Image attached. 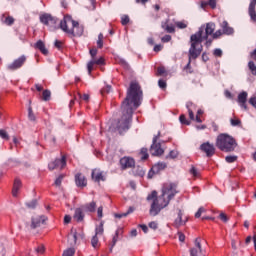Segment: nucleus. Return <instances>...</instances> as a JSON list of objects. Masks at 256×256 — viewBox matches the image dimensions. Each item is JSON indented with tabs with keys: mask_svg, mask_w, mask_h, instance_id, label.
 <instances>
[{
	"mask_svg": "<svg viewBox=\"0 0 256 256\" xmlns=\"http://www.w3.org/2000/svg\"><path fill=\"white\" fill-rule=\"evenodd\" d=\"M141 101H143L141 85H139L137 81H132L127 89L126 98L121 104L122 117L117 122L113 123L114 129H116L120 135L125 133V131H129L133 111L141 105Z\"/></svg>",
	"mask_w": 256,
	"mask_h": 256,
	"instance_id": "nucleus-1",
	"label": "nucleus"
},
{
	"mask_svg": "<svg viewBox=\"0 0 256 256\" xmlns=\"http://www.w3.org/2000/svg\"><path fill=\"white\" fill-rule=\"evenodd\" d=\"M179 193L177 190V183L167 182L162 186V194L157 196V191H152L147 196V201H152L150 206L149 214L152 217H157L158 213H161L162 209L169 206L171 200L174 199L175 195Z\"/></svg>",
	"mask_w": 256,
	"mask_h": 256,
	"instance_id": "nucleus-2",
	"label": "nucleus"
},
{
	"mask_svg": "<svg viewBox=\"0 0 256 256\" xmlns=\"http://www.w3.org/2000/svg\"><path fill=\"white\" fill-rule=\"evenodd\" d=\"M215 22H208L202 25L199 30L190 36V55L191 57H199L203 53V41H206V47H211L213 43V35H215Z\"/></svg>",
	"mask_w": 256,
	"mask_h": 256,
	"instance_id": "nucleus-3",
	"label": "nucleus"
},
{
	"mask_svg": "<svg viewBox=\"0 0 256 256\" xmlns=\"http://www.w3.org/2000/svg\"><path fill=\"white\" fill-rule=\"evenodd\" d=\"M59 27L70 37H81L83 35V26L79 25V22L73 20L69 15L64 16L59 23Z\"/></svg>",
	"mask_w": 256,
	"mask_h": 256,
	"instance_id": "nucleus-4",
	"label": "nucleus"
},
{
	"mask_svg": "<svg viewBox=\"0 0 256 256\" xmlns=\"http://www.w3.org/2000/svg\"><path fill=\"white\" fill-rule=\"evenodd\" d=\"M216 147L224 153H231L237 149V141L228 134H219L216 138Z\"/></svg>",
	"mask_w": 256,
	"mask_h": 256,
	"instance_id": "nucleus-5",
	"label": "nucleus"
},
{
	"mask_svg": "<svg viewBox=\"0 0 256 256\" xmlns=\"http://www.w3.org/2000/svg\"><path fill=\"white\" fill-rule=\"evenodd\" d=\"M40 22H42L43 25H46V27H49L50 31H55V29H59V27H57L59 19L51 14L44 13L40 15Z\"/></svg>",
	"mask_w": 256,
	"mask_h": 256,
	"instance_id": "nucleus-6",
	"label": "nucleus"
},
{
	"mask_svg": "<svg viewBox=\"0 0 256 256\" xmlns=\"http://www.w3.org/2000/svg\"><path fill=\"white\" fill-rule=\"evenodd\" d=\"M220 27L221 29L217 30L213 34V39H219L220 37H222V35H233V33H235V29H233V27H230L229 22H227L226 20L220 23Z\"/></svg>",
	"mask_w": 256,
	"mask_h": 256,
	"instance_id": "nucleus-7",
	"label": "nucleus"
},
{
	"mask_svg": "<svg viewBox=\"0 0 256 256\" xmlns=\"http://www.w3.org/2000/svg\"><path fill=\"white\" fill-rule=\"evenodd\" d=\"M159 137H161V132H158V134L154 136L152 140L150 153L153 157H159V155H163V153H165L163 148H161V143H157V141L159 140Z\"/></svg>",
	"mask_w": 256,
	"mask_h": 256,
	"instance_id": "nucleus-8",
	"label": "nucleus"
},
{
	"mask_svg": "<svg viewBox=\"0 0 256 256\" xmlns=\"http://www.w3.org/2000/svg\"><path fill=\"white\" fill-rule=\"evenodd\" d=\"M67 165V158L62 156L61 159L57 158L55 161L50 162L48 164V168L50 171H54V169H63Z\"/></svg>",
	"mask_w": 256,
	"mask_h": 256,
	"instance_id": "nucleus-9",
	"label": "nucleus"
},
{
	"mask_svg": "<svg viewBox=\"0 0 256 256\" xmlns=\"http://www.w3.org/2000/svg\"><path fill=\"white\" fill-rule=\"evenodd\" d=\"M25 61H27V57L22 55L18 59L14 60L13 63L9 64L7 69L9 71H17V69H21L22 65H25Z\"/></svg>",
	"mask_w": 256,
	"mask_h": 256,
	"instance_id": "nucleus-10",
	"label": "nucleus"
},
{
	"mask_svg": "<svg viewBox=\"0 0 256 256\" xmlns=\"http://www.w3.org/2000/svg\"><path fill=\"white\" fill-rule=\"evenodd\" d=\"M200 149L206 154V157H213L215 155V145L209 142L201 144Z\"/></svg>",
	"mask_w": 256,
	"mask_h": 256,
	"instance_id": "nucleus-11",
	"label": "nucleus"
},
{
	"mask_svg": "<svg viewBox=\"0 0 256 256\" xmlns=\"http://www.w3.org/2000/svg\"><path fill=\"white\" fill-rule=\"evenodd\" d=\"M190 256H203V250L201 249V238L195 239L194 247L190 249Z\"/></svg>",
	"mask_w": 256,
	"mask_h": 256,
	"instance_id": "nucleus-12",
	"label": "nucleus"
},
{
	"mask_svg": "<svg viewBox=\"0 0 256 256\" xmlns=\"http://www.w3.org/2000/svg\"><path fill=\"white\" fill-rule=\"evenodd\" d=\"M120 167L122 170L131 169L132 167H135V159L124 156L123 158L120 159Z\"/></svg>",
	"mask_w": 256,
	"mask_h": 256,
	"instance_id": "nucleus-13",
	"label": "nucleus"
},
{
	"mask_svg": "<svg viewBox=\"0 0 256 256\" xmlns=\"http://www.w3.org/2000/svg\"><path fill=\"white\" fill-rule=\"evenodd\" d=\"M92 180L95 181V183H101V181H105V172L101 171L100 169H94L91 173Z\"/></svg>",
	"mask_w": 256,
	"mask_h": 256,
	"instance_id": "nucleus-14",
	"label": "nucleus"
},
{
	"mask_svg": "<svg viewBox=\"0 0 256 256\" xmlns=\"http://www.w3.org/2000/svg\"><path fill=\"white\" fill-rule=\"evenodd\" d=\"M45 221H47V217L45 216H34L31 220V229H37V227L42 226Z\"/></svg>",
	"mask_w": 256,
	"mask_h": 256,
	"instance_id": "nucleus-15",
	"label": "nucleus"
},
{
	"mask_svg": "<svg viewBox=\"0 0 256 256\" xmlns=\"http://www.w3.org/2000/svg\"><path fill=\"white\" fill-rule=\"evenodd\" d=\"M248 15L253 23H256V0H251L248 6Z\"/></svg>",
	"mask_w": 256,
	"mask_h": 256,
	"instance_id": "nucleus-16",
	"label": "nucleus"
},
{
	"mask_svg": "<svg viewBox=\"0 0 256 256\" xmlns=\"http://www.w3.org/2000/svg\"><path fill=\"white\" fill-rule=\"evenodd\" d=\"M186 109H188V115H189L190 121H195V111H197L196 104L189 101L186 103Z\"/></svg>",
	"mask_w": 256,
	"mask_h": 256,
	"instance_id": "nucleus-17",
	"label": "nucleus"
},
{
	"mask_svg": "<svg viewBox=\"0 0 256 256\" xmlns=\"http://www.w3.org/2000/svg\"><path fill=\"white\" fill-rule=\"evenodd\" d=\"M105 63V59H103V57L95 60L92 59L90 62H88L87 64V70H88V74L91 75L92 71H93V67H95V65H103Z\"/></svg>",
	"mask_w": 256,
	"mask_h": 256,
	"instance_id": "nucleus-18",
	"label": "nucleus"
},
{
	"mask_svg": "<svg viewBox=\"0 0 256 256\" xmlns=\"http://www.w3.org/2000/svg\"><path fill=\"white\" fill-rule=\"evenodd\" d=\"M247 92H242L238 95V103L244 111H247Z\"/></svg>",
	"mask_w": 256,
	"mask_h": 256,
	"instance_id": "nucleus-19",
	"label": "nucleus"
},
{
	"mask_svg": "<svg viewBox=\"0 0 256 256\" xmlns=\"http://www.w3.org/2000/svg\"><path fill=\"white\" fill-rule=\"evenodd\" d=\"M82 209L83 211H86V213H95V211L97 210V202L92 201V202L86 203L82 205Z\"/></svg>",
	"mask_w": 256,
	"mask_h": 256,
	"instance_id": "nucleus-20",
	"label": "nucleus"
},
{
	"mask_svg": "<svg viewBox=\"0 0 256 256\" xmlns=\"http://www.w3.org/2000/svg\"><path fill=\"white\" fill-rule=\"evenodd\" d=\"M73 219L77 221V223H82L85 219V213H83V208H76L74 212Z\"/></svg>",
	"mask_w": 256,
	"mask_h": 256,
	"instance_id": "nucleus-21",
	"label": "nucleus"
},
{
	"mask_svg": "<svg viewBox=\"0 0 256 256\" xmlns=\"http://www.w3.org/2000/svg\"><path fill=\"white\" fill-rule=\"evenodd\" d=\"M161 27L166 33H175V26L169 24V19L161 22Z\"/></svg>",
	"mask_w": 256,
	"mask_h": 256,
	"instance_id": "nucleus-22",
	"label": "nucleus"
},
{
	"mask_svg": "<svg viewBox=\"0 0 256 256\" xmlns=\"http://www.w3.org/2000/svg\"><path fill=\"white\" fill-rule=\"evenodd\" d=\"M75 183L77 187H87V179L82 174L75 175Z\"/></svg>",
	"mask_w": 256,
	"mask_h": 256,
	"instance_id": "nucleus-23",
	"label": "nucleus"
},
{
	"mask_svg": "<svg viewBox=\"0 0 256 256\" xmlns=\"http://www.w3.org/2000/svg\"><path fill=\"white\" fill-rule=\"evenodd\" d=\"M35 49L41 51L43 55H49V50H47V48L45 47V43L42 40H38L35 43Z\"/></svg>",
	"mask_w": 256,
	"mask_h": 256,
	"instance_id": "nucleus-24",
	"label": "nucleus"
},
{
	"mask_svg": "<svg viewBox=\"0 0 256 256\" xmlns=\"http://www.w3.org/2000/svg\"><path fill=\"white\" fill-rule=\"evenodd\" d=\"M165 169H167V163H165V162H158L157 164H155L152 167L151 171H152V173H159L160 171H163Z\"/></svg>",
	"mask_w": 256,
	"mask_h": 256,
	"instance_id": "nucleus-25",
	"label": "nucleus"
},
{
	"mask_svg": "<svg viewBox=\"0 0 256 256\" xmlns=\"http://www.w3.org/2000/svg\"><path fill=\"white\" fill-rule=\"evenodd\" d=\"M21 187H22L21 180L16 178L14 180V185H13V189H12L13 197H17V195L19 193V189H21Z\"/></svg>",
	"mask_w": 256,
	"mask_h": 256,
	"instance_id": "nucleus-26",
	"label": "nucleus"
},
{
	"mask_svg": "<svg viewBox=\"0 0 256 256\" xmlns=\"http://www.w3.org/2000/svg\"><path fill=\"white\" fill-rule=\"evenodd\" d=\"M188 57V63L184 67V71H186V73H193V70H191V59H197L198 57L191 56V48H189Z\"/></svg>",
	"mask_w": 256,
	"mask_h": 256,
	"instance_id": "nucleus-27",
	"label": "nucleus"
},
{
	"mask_svg": "<svg viewBox=\"0 0 256 256\" xmlns=\"http://www.w3.org/2000/svg\"><path fill=\"white\" fill-rule=\"evenodd\" d=\"M181 225H183V212L179 210L178 217L174 221V227L179 228Z\"/></svg>",
	"mask_w": 256,
	"mask_h": 256,
	"instance_id": "nucleus-28",
	"label": "nucleus"
},
{
	"mask_svg": "<svg viewBox=\"0 0 256 256\" xmlns=\"http://www.w3.org/2000/svg\"><path fill=\"white\" fill-rule=\"evenodd\" d=\"M121 233H123V230L122 229H118L116 230V233L112 239V245H111V248H110V251H113V247L115 245H117V241H119V235H121Z\"/></svg>",
	"mask_w": 256,
	"mask_h": 256,
	"instance_id": "nucleus-29",
	"label": "nucleus"
},
{
	"mask_svg": "<svg viewBox=\"0 0 256 256\" xmlns=\"http://www.w3.org/2000/svg\"><path fill=\"white\" fill-rule=\"evenodd\" d=\"M133 174L136 177H145V170H143V167L137 166V167H134Z\"/></svg>",
	"mask_w": 256,
	"mask_h": 256,
	"instance_id": "nucleus-30",
	"label": "nucleus"
},
{
	"mask_svg": "<svg viewBox=\"0 0 256 256\" xmlns=\"http://www.w3.org/2000/svg\"><path fill=\"white\" fill-rule=\"evenodd\" d=\"M203 113H205V111H203V109H198L195 119L194 121H196V123H201L203 121Z\"/></svg>",
	"mask_w": 256,
	"mask_h": 256,
	"instance_id": "nucleus-31",
	"label": "nucleus"
},
{
	"mask_svg": "<svg viewBox=\"0 0 256 256\" xmlns=\"http://www.w3.org/2000/svg\"><path fill=\"white\" fill-rule=\"evenodd\" d=\"M104 232H105V229L103 228V222H101L100 225L97 226L95 229V235L97 237L98 235H103Z\"/></svg>",
	"mask_w": 256,
	"mask_h": 256,
	"instance_id": "nucleus-32",
	"label": "nucleus"
},
{
	"mask_svg": "<svg viewBox=\"0 0 256 256\" xmlns=\"http://www.w3.org/2000/svg\"><path fill=\"white\" fill-rule=\"evenodd\" d=\"M28 119L29 121L33 122L37 121V118L35 117V114L33 113V108L31 106L28 108Z\"/></svg>",
	"mask_w": 256,
	"mask_h": 256,
	"instance_id": "nucleus-33",
	"label": "nucleus"
},
{
	"mask_svg": "<svg viewBox=\"0 0 256 256\" xmlns=\"http://www.w3.org/2000/svg\"><path fill=\"white\" fill-rule=\"evenodd\" d=\"M179 121L182 125H191V121L187 120V117L185 116V114H181L179 116Z\"/></svg>",
	"mask_w": 256,
	"mask_h": 256,
	"instance_id": "nucleus-34",
	"label": "nucleus"
},
{
	"mask_svg": "<svg viewBox=\"0 0 256 256\" xmlns=\"http://www.w3.org/2000/svg\"><path fill=\"white\" fill-rule=\"evenodd\" d=\"M230 124L232 125V127H241V120L238 118H231Z\"/></svg>",
	"mask_w": 256,
	"mask_h": 256,
	"instance_id": "nucleus-35",
	"label": "nucleus"
},
{
	"mask_svg": "<svg viewBox=\"0 0 256 256\" xmlns=\"http://www.w3.org/2000/svg\"><path fill=\"white\" fill-rule=\"evenodd\" d=\"M129 21H131V19L129 18V15L124 14V15L121 16V24L123 26L129 25Z\"/></svg>",
	"mask_w": 256,
	"mask_h": 256,
	"instance_id": "nucleus-36",
	"label": "nucleus"
},
{
	"mask_svg": "<svg viewBox=\"0 0 256 256\" xmlns=\"http://www.w3.org/2000/svg\"><path fill=\"white\" fill-rule=\"evenodd\" d=\"M63 179H65L64 174L59 175L58 178H56L54 185H56V187H61V183H63Z\"/></svg>",
	"mask_w": 256,
	"mask_h": 256,
	"instance_id": "nucleus-37",
	"label": "nucleus"
},
{
	"mask_svg": "<svg viewBox=\"0 0 256 256\" xmlns=\"http://www.w3.org/2000/svg\"><path fill=\"white\" fill-rule=\"evenodd\" d=\"M103 33H100L98 35V40H97V47L98 49H103Z\"/></svg>",
	"mask_w": 256,
	"mask_h": 256,
	"instance_id": "nucleus-38",
	"label": "nucleus"
},
{
	"mask_svg": "<svg viewBox=\"0 0 256 256\" xmlns=\"http://www.w3.org/2000/svg\"><path fill=\"white\" fill-rule=\"evenodd\" d=\"M43 101H49L51 99V91L44 90L42 93Z\"/></svg>",
	"mask_w": 256,
	"mask_h": 256,
	"instance_id": "nucleus-39",
	"label": "nucleus"
},
{
	"mask_svg": "<svg viewBox=\"0 0 256 256\" xmlns=\"http://www.w3.org/2000/svg\"><path fill=\"white\" fill-rule=\"evenodd\" d=\"M75 255V248H68L62 254V256H73Z\"/></svg>",
	"mask_w": 256,
	"mask_h": 256,
	"instance_id": "nucleus-40",
	"label": "nucleus"
},
{
	"mask_svg": "<svg viewBox=\"0 0 256 256\" xmlns=\"http://www.w3.org/2000/svg\"><path fill=\"white\" fill-rule=\"evenodd\" d=\"M248 67H249L252 75H256V65H255V62L249 61Z\"/></svg>",
	"mask_w": 256,
	"mask_h": 256,
	"instance_id": "nucleus-41",
	"label": "nucleus"
},
{
	"mask_svg": "<svg viewBox=\"0 0 256 256\" xmlns=\"http://www.w3.org/2000/svg\"><path fill=\"white\" fill-rule=\"evenodd\" d=\"M5 25L11 26L13 23H15V18L13 16H8L4 20Z\"/></svg>",
	"mask_w": 256,
	"mask_h": 256,
	"instance_id": "nucleus-42",
	"label": "nucleus"
},
{
	"mask_svg": "<svg viewBox=\"0 0 256 256\" xmlns=\"http://www.w3.org/2000/svg\"><path fill=\"white\" fill-rule=\"evenodd\" d=\"M179 155V152H177L176 150H172L169 152L167 159H177Z\"/></svg>",
	"mask_w": 256,
	"mask_h": 256,
	"instance_id": "nucleus-43",
	"label": "nucleus"
},
{
	"mask_svg": "<svg viewBox=\"0 0 256 256\" xmlns=\"http://www.w3.org/2000/svg\"><path fill=\"white\" fill-rule=\"evenodd\" d=\"M100 93L101 95H107L108 93H111V85H106L101 89Z\"/></svg>",
	"mask_w": 256,
	"mask_h": 256,
	"instance_id": "nucleus-44",
	"label": "nucleus"
},
{
	"mask_svg": "<svg viewBox=\"0 0 256 256\" xmlns=\"http://www.w3.org/2000/svg\"><path fill=\"white\" fill-rule=\"evenodd\" d=\"M140 153H141V155H142V159H143V160L149 159V153H148L147 148H142L141 151H140Z\"/></svg>",
	"mask_w": 256,
	"mask_h": 256,
	"instance_id": "nucleus-45",
	"label": "nucleus"
},
{
	"mask_svg": "<svg viewBox=\"0 0 256 256\" xmlns=\"http://www.w3.org/2000/svg\"><path fill=\"white\" fill-rule=\"evenodd\" d=\"M206 209L204 207H200L198 209V211L195 213V218L199 219V217H201V215H203V213H206Z\"/></svg>",
	"mask_w": 256,
	"mask_h": 256,
	"instance_id": "nucleus-46",
	"label": "nucleus"
},
{
	"mask_svg": "<svg viewBox=\"0 0 256 256\" xmlns=\"http://www.w3.org/2000/svg\"><path fill=\"white\" fill-rule=\"evenodd\" d=\"M91 245H92V247H94V248H96L97 245H99V238L97 237V235H94V236L92 237Z\"/></svg>",
	"mask_w": 256,
	"mask_h": 256,
	"instance_id": "nucleus-47",
	"label": "nucleus"
},
{
	"mask_svg": "<svg viewBox=\"0 0 256 256\" xmlns=\"http://www.w3.org/2000/svg\"><path fill=\"white\" fill-rule=\"evenodd\" d=\"M237 156H226L225 161L226 163H235L237 161Z\"/></svg>",
	"mask_w": 256,
	"mask_h": 256,
	"instance_id": "nucleus-48",
	"label": "nucleus"
},
{
	"mask_svg": "<svg viewBox=\"0 0 256 256\" xmlns=\"http://www.w3.org/2000/svg\"><path fill=\"white\" fill-rule=\"evenodd\" d=\"M190 175H192L193 177H199V170H197L195 166H192L190 169Z\"/></svg>",
	"mask_w": 256,
	"mask_h": 256,
	"instance_id": "nucleus-49",
	"label": "nucleus"
},
{
	"mask_svg": "<svg viewBox=\"0 0 256 256\" xmlns=\"http://www.w3.org/2000/svg\"><path fill=\"white\" fill-rule=\"evenodd\" d=\"M175 25L178 27V29H187V23L184 21L176 22Z\"/></svg>",
	"mask_w": 256,
	"mask_h": 256,
	"instance_id": "nucleus-50",
	"label": "nucleus"
},
{
	"mask_svg": "<svg viewBox=\"0 0 256 256\" xmlns=\"http://www.w3.org/2000/svg\"><path fill=\"white\" fill-rule=\"evenodd\" d=\"M148 227L150 229H153V231H157V229L159 228V224H157V222L152 221L148 224Z\"/></svg>",
	"mask_w": 256,
	"mask_h": 256,
	"instance_id": "nucleus-51",
	"label": "nucleus"
},
{
	"mask_svg": "<svg viewBox=\"0 0 256 256\" xmlns=\"http://www.w3.org/2000/svg\"><path fill=\"white\" fill-rule=\"evenodd\" d=\"M28 209H35V207H37V201L36 200H32L31 202L26 203Z\"/></svg>",
	"mask_w": 256,
	"mask_h": 256,
	"instance_id": "nucleus-52",
	"label": "nucleus"
},
{
	"mask_svg": "<svg viewBox=\"0 0 256 256\" xmlns=\"http://www.w3.org/2000/svg\"><path fill=\"white\" fill-rule=\"evenodd\" d=\"M158 77H161V75H165V67L160 66L157 68V74Z\"/></svg>",
	"mask_w": 256,
	"mask_h": 256,
	"instance_id": "nucleus-53",
	"label": "nucleus"
},
{
	"mask_svg": "<svg viewBox=\"0 0 256 256\" xmlns=\"http://www.w3.org/2000/svg\"><path fill=\"white\" fill-rule=\"evenodd\" d=\"M219 219L223 221V223H227L229 221V217H227V214L221 212L219 215Z\"/></svg>",
	"mask_w": 256,
	"mask_h": 256,
	"instance_id": "nucleus-54",
	"label": "nucleus"
},
{
	"mask_svg": "<svg viewBox=\"0 0 256 256\" xmlns=\"http://www.w3.org/2000/svg\"><path fill=\"white\" fill-rule=\"evenodd\" d=\"M158 85H159L160 89H167V82L163 79H160L158 81Z\"/></svg>",
	"mask_w": 256,
	"mask_h": 256,
	"instance_id": "nucleus-55",
	"label": "nucleus"
},
{
	"mask_svg": "<svg viewBox=\"0 0 256 256\" xmlns=\"http://www.w3.org/2000/svg\"><path fill=\"white\" fill-rule=\"evenodd\" d=\"M36 253H38L39 255H43L45 253V246L40 245L36 248Z\"/></svg>",
	"mask_w": 256,
	"mask_h": 256,
	"instance_id": "nucleus-56",
	"label": "nucleus"
},
{
	"mask_svg": "<svg viewBox=\"0 0 256 256\" xmlns=\"http://www.w3.org/2000/svg\"><path fill=\"white\" fill-rule=\"evenodd\" d=\"M0 137L1 139L9 140V134H7V131L5 130H0Z\"/></svg>",
	"mask_w": 256,
	"mask_h": 256,
	"instance_id": "nucleus-57",
	"label": "nucleus"
},
{
	"mask_svg": "<svg viewBox=\"0 0 256 256\" xmlns=\"http://www.w3.org/2000/svg\"><path fill=\"white\" fill-rule=\"evenodd\" d=\"M214 56L215 57H222L223 56V50H221V49H219V48H216L215 50H214Z\"/></svg>",
	"mask_w": 256,
	"mask_h": 256,
	"instance_id": "nucleus-58",
	"label": "nucleus"
},
{
	"mask_svg": "<svg viewBox=\"0 0 256 256\" xmlns=\"http://www.w3.org/2000/svg\"><path fill=\"white\" fill-rule=\"evenodd\" d=\"M97 216L99 219H103V206L98 207Z\"/></svg>",
	"mask_w": 256,
	"mask_h": 256,
	"instance_id": "nucleus-59",
	"label": "nucleus"
},
{
	"mask_svg": "<svg viewBox=\"0 0 256 256\" xmlns=\"http://www.w3.org/2000/svg\"><path fill=\"white\" fill-rule=\"evenodd\" d=\"M162 43H169L171 41V35H165L164 37L161 38Z\"/></svg>",
	"mask_w": 256,
	"mask_h": 256,
	"instance_id": "nucleus-60",
	"label": "nucleus"
},
{
	"mask_svg": "<svg viewBox=\"0 0 256 256\" xmlns=\"http://www.w3.org/2000/svg\"><path fill=\"white\" fill-rule=\"evenodd\" d=\"M178 239L181 243H185V234H183V232H178Z\"/></svg>",
	"mask_w": 256,
	"mask_h": 256,
	"instance_id": "nucleus-61",
	"label": "nucleus"
},
{
	"mask_svg": "<svg viewBox=\"0 0 256 256\" xmlns=\"http://www.w3.org/2000/svg\"><path fill=\"white\" fill-rule=\"evenodd\" d=\"M78 96H79V99H82V101H89V94H83V95H81V94H78Z\"/></svg>",
	"mask_w": 256,
	"mask_h": 256,
	"instance_id": "nucleus-62",
	"label": "nucleus"
},
{
	"mask_svg": "<svg viewBox=\"0 0 256 256\" xmlns=\"http://www.w3.org/2000/svg\"><path fill=\"white\" fill-rule=\"evenodd\" d=\"M208 5L212 8L215 9L217 7V1L216 0H209Z\"/></svg>",
	"mask_w": 256,
	"mask_h": 256,
	"instance_id": "nucleus-63",
	"label": "nucleus"
},
{
	"mask_svg": "<svg viewBox=\"0 0 256 256\" xmlns=\"http://www.w3.org/2000/svg\"><path fill=\"white\" fill-rule=\"evenodd\" d=\"M249 103H250V105H252V107H254L256 109V97H251L249 99Z\"/></svg>",
	"mask_w": 256,
	"mask_h": 256,
	"instance_id": "nucleus-64",
	"label": "nucleus"
}]
</instances>
